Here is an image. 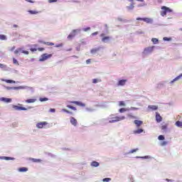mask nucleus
<instances>
[{
    "label": "nucleus",
    "instance_id": "f257e3e1",
    "mask_svg": "<svg viewBox=\"0 0 182 182\" xmlns=\"http://www.w3.org/2000/svg\"><path fill=\"white\" fill-rule=\"evenodd\" d=\"M161 16H166L167 15V14H170L171 12H173V10L166 6H163L161 8Z\"/></svg>",
    "mask_w": 182,
    "mask_h": 182
},
{
    "label": "nucleus",
    "instance_id": "f03ea898",
    "mask_svg": "<svg viewBox=\"0 0 182 182\" xmlns=\"http://www.w3.org/2000/svg\"><path fill=\"white\" fill-rule=\"evenodd\" d=\"M50 58H52V54L44 53L41 55L39 62H45V60H48V59H50Z\"/></svg>",
    "mask_w": 182,
    "mask_h": 182
},
{
    "label": "nucleus",
    "instance_id": "7ed1b4c3",
    "mask_svg": "<svg viewBox=\"0 0 182 182\" xmlns=\"http://www.w3.org/2000/svg\"><path fill=\"white\" fill-rule=\"evenodd\" d=\"M124 119H126V117L124 116L112 117L111 118V120H109V123H116L117 122L124 120Z\"/></svg>",
    "mask_w": 182,
    "mask_h": 182
},
{
    "label": "nucleus",
    "instance_id": "20e7f679",
    "mask_svg": "<svg viewBox=\"0 0 182 182\" xmlns=\"http://www.w3.org/2000/svg\"><path fill=\"white\" fill-rule=\"evenodd\" d=\"M100 36L102 38V42L106 43V42H109V41H110V37L109 36H105V33H101Z\"/></svg>",
    "mask_w": 182,
    "mask_h": 182
},
{
    "label": "nucleus",
    "instance_id": "39448f33",
    "mask_svg": "<svg viewBox=\"0 0 182 182\" xmlns=\"http://www.w3.org/2000/svg\"><path fill=\"white\" fill-rule=\"evenodd\" d=\"M70 103H73L74 105H77V106H80L81 107H85L86 106V104L79 101H71Z\"/></svg>",
    "mask_w": 182,
    "mask_h": 182
},
{
    "label": "nucleus",
    "instance_id": "423d86ee",
    "mask_svg": "<svg viewBox=\"0 0 182 182\" xmlns=\"http://www.w3.org/2000/svg\"><path fill=\"white\" fill-rule=\"evenodd\" d=\"M46 124H48V123L46 122H38L37 124H36V127L38 129H43V127L44 126H46Z\"/></svg>",
    "mask_w": 182,
    "mask_h": 182
},
{
    "label": "nucleus",
    "instance_id": "0eeeda50",
    "mask_svg": "<svg viewBox=\"0 0 182 182\" xmlns=\"http://www.w3.org/2000/svg\"><path fill=\"white\" fill-rule=\"evenodd\" d=\"M154 49V46L147 47L144 50V53H151Z\"/></svg>",
    "mask_w": 182,
    "mask_h": 182
},
{
    "label": "nucleus",
    "instance_id": "6e6552de",
    "mask_svg": "<svg viewBox=\"0 0 182 182\" xmlns=\"http://www.w3.org/2000/svg\"><path fill=\"white\" fill-rule=\"evenodd\" d=\"M70 122L71 124H73V126H75V127L77 126V120L75 119V117H71Z\"/></svg>",
    "mask_w": 182,
    "mask_h": 182
},
{
    "label": "nucleus",
    "instance_id": "1a4fd4ad",
    "mask_svg": "<svg viewBox=\"0 0 182 182\" xmlns=\"http://www.w3.org/2000/svg\"><path fill=\"white\" fill-rule=\"evenodd\" d=\"M76 36V30H73L68 36V39H73Z\"/></svg>",
    "mask_w": 182,
    "mask_h": 182
},
{
    "label": "nucleus",
    "instance_id": "9d476101",
    "mask_svg": "<svg viewBox=\"0 0 182 182\" xmlns=\"http://www.w3.org/2000/svg\"><path fill=\"white\" fill-rule=\"evenodd\" d=\"M13 109H15V110H28V108L19 107L18 105H13Z\"/></svg>",
    "mask_w": 182,
    "mask_h": 182
},
{
    "label": "nucleus",
    "instance_id": "9b49d317",
    "mask_svg": "<svg viewBox=\"0 0 182 182\" xmlns=\"http://www.w3.org/2000/svg\"><path fill=\"white\" fill-rule=\"evenodd\" d=\"M30 50L31 52H36V50H38L39 52H43V50H45V48H31L30 49Z\"/></svg>",
    "mask_w": 182,
    "mask_h": 182
},
{
    "label": "nucleus",
    "instance_id": "f8f14e48",
    "mask_svg": "<svg viewBox=\"0 0 182 182\" xmlns=\"http://www.w3.org/2000/svg\"><path fill=\"white\" fill-rule=\"evenodd\" d=\"M127 82V80H120L117 83V86H124Z\"/></svg>",
    "mask_w": 182,
    "mask_h": 182
},
{
    "label": "nucleus",
    "instance_id": "ddd939ff",
    "mask_svg": "<svg viewBox=\"0 0 182 182\" xmlns=\"http://www.w3.org/2000/svg\"><path fill=\"white\" fill-rule=\"evenodd\" d=\"M156 120L157 123H160V122H161V120H163V118L161 117V116H160V114H159V113L156 114Z\"/></svg>",
    "mask_w": 182,
    "mask_h": 182
},
{
    "label": "nucleus",
    "instance_id": "4468645a",
    "mask_svg": "<svg viewBox=\"0 0 182 182\" xmlns=\"http://www.w3.org/2000/svg\"><path fill=\"white\" fill-rule=\"evenodd\" d=\"M41 43H43V45H47V46H54L55 43L50 42H45V41H40Z\"/></svg>",
    "mask_w": 182,
    "mask_h": 182
},
{
    "label": "nucleus",
    "instance_id": "2eb2a0df",
    "mask_svg": "<svg viewBox=\"0 0 182 182\" xmlns=\"http://www.w3.org/2000/svg\"><path fill=\"white\" fill-rule=\"evenodd\" d=\"M1 100H2V102H5L6 103H11V102H12V100L11 98L2 97L1 98Z\"/></svg>",
    "mask_w": 182,
    "mask_h": 182
},
{
    "label": "nucleus",
    "instance_id": "dca6fc26",
    "mask_svg": "<svg viewBox=\"0 0 182 182\" xmlns=\"http://www.w3.org/2000/svg\"><path fill=\"white\" fill-rule=\"evenodd\" d=\"M134 124H136V126L137 127H140V125L143 124V122L141 121H139V120H137V119L134 120Z\"/></svg>",
    "mask_w": 182,
    "mask_h": 182
},
{
    "label": "nucleus",
    "instance_id": "f3484780",
    "mask_svg": "<svg viewBox=\"0 0 182 182\" xmlns=\"http://www.w3.org/2000/svg\"><path fill=\"white\" fill-rule=\"evenodd\" d=\"M18 171H20V173H25L26 171H28V168L26 167H22L18 168Z\"/></svg>",
    "mask_w": 182,
    "mask_h": 182
},
{
    "label": "nucleus",
    "instance_id": "a211bd4d",
    "mask_svg": "<svg viewBox=\"0 0 182 182\" xmlns=\"http://www.w3.org/2000/svg\"><path fill=\"white\" fill-rule=\"evenodd\" d=\"M30 160L31 161H33V163H41L42 161L41 159H33V158L30 159Z\"/></svg>",
    "mask_w": 182,
    "mask_h": 182
},
{
    "label": "nucleus",
    "instance_id": "6ab92c4d",
    "mask_svg": "<svg viewBox=\"0 0 182 182\" xmlns=\"http://www.w3.org/2000/svg\"><path fill=\"white\" fill-rule=\"evenodd\" d=\"M143 21L146 23H151V22L153 21L151 18H144Z\"/></svg>",
    "mask_w": 182,
    "mask_h": 182
},
{
    "label": "nucleus",
    "instance_id": "aec40b11",
    "mask_svg": "<svg viewBox=\"0 0 182 182\" xmlns=\"http://www.w3.org/2000/svg\"><path fill=\"white\" fill-rule=\"evenodd\" d=\"M1 160H14V158L9 156H0Z\"/></svg>",
    "mask_w": 182,
    "mask_h": 182
},
{
    "label": "nucleus",
    "instance_id": "412c9836",
    "mask_svg": "<svg viewBox=\"0 0 182 182\" xmlns=\"http://www.w3.org/2000/svg\"><path fill=\"white\" fill-rule=\"evenodd\" d=\"M92 167H99V162L94 161L91 163Z\"/></svg>",
    "mask_w": 182,
    "mask_h": 182
},
{
    "label": "nucleus",
    "instance_id": "4be33fe9",
    "mask_svg": "<svg viewBox=\"0 0 182 182\" xmlns=\"http://www.w3.org/2000/svg\"><path fill=\"white\" fill-rule=\"evenodd\" d=\"M36 99H28L26 100V103H35Z\"/></svg>",
    "mask_w": 182,
    "mask_h": 182
},
{
    "label": "nucleus",
    "instance_id": "5701e85b",
    "mask_svg": "<svg viewBox=\"0 0 182 182\" xmlns=\"http://www.w3.org/2000/svg\"><path fill=\"white\" fill-rule=\"evenodd\" d=\"M99 50H100V47L97 48H94L91 50V53L94 54V53H97V52H99Z\"/></svg>",
    "mask_w": 182,
    "mask_h": 182
},
{
    "label": "nucleus",
    "instance_id": "b1692460",
    "mask_svg": "<svg viewBox=\"0 0 182 182\" xmlns=\"http://www.w3.org/2000/svg\"><path fill=\"white\" fill-rule=\"evenodd\" d=\"M144 130L142 129H139L134 132V134H140V133H143Z\"/></svg>",
    "mask_w": 182,
    "mask_h": 182
},
{
    "label": "nucleus",
    "instance_id": "393cba45",
    "mask_svg": "<svg viewBox=\"0 0 182 182\" xmlns=\"http://www.w3.org/2000/svg\"><path fill=\"white\" fill-rule=\"evenodd\" d=\"M100 82H102L101 79H96V78L92 79V83H94V84L99 83Z\"/></svg>",
    "mask_w": 182,
    "mask_h": 182
},
{
    "label": "nucleus",
    "instance_id": "a878e982",
    "mask_svg": "<svg viewBox=\"0 0 182 182\" xmlns=\"http://www.w3.org/2000/svg\"><path fill=\"white\" fill-rule=\"evenodd\" d=\"M28 12L31 14V15H36L37 14H39V12H38L37 11L32 10L28 11Z\"/></svg>",
    "mask_w": 182,
    "mask_h": 182
},
{
    "label": "nucleus",
    "instance_id": "bb28decb",
    "mask_svg": "<svg viewBox=\"0 0 182 182\" xmlns=\"http://www.w3.org/2000/svg\"><path fill=\"white\" fill-rule=\"evenodd\" d=\"M176 126H177V127H182V122L177 121L176 122Z\"/></svg>",
    "mask_w": 182,
    "mask_h": 182
},
{
    "label": "nucleus",
    "instance_id": "cd10ccee",
    "mask_svg": "<svg viewBox=\"0 0 182 182\" xmlns=\"http://www.w3.org/2000/svg\"><path fill=\"white\" fill-rule=\"evenodd\" d=\"M161 130H163V132H166V130H167V124H164L161 127Z\"/></svg>",
    "mask_w": 182,
    "mask_h": 182
},
{
    "label": "nucleus",
    "instance_id": "c85d7f7f",
    "mask_svg": "<svg viewBox=\"0 0 182 182\" xmlns=\"http://www.w3.org/2000/svg\"><path fill=\"white\" fill-rule=\"evenodd\" d=\"M0 40L1 41H6V36L3 35V34L0 35Z\"/></svg>",
    "mask_w": 182,
    "mask_h": 182
},
{
    "label": "nucleus",
    "instance_id": "c756f323",
    "mask_svg": "<svg viewBox=\"0 0 182 182\" xmlns=\"http://www.w3.org/2000/svg\"><path fill=\"white\" fill-rule=\"evenodd\" d=\"M149 109H152V110H157V106H156V105H149Z\"/></svg>",
    "mask_w": 182,
    "mask_h": 182
},
{
    "label": "nucleus",
    "instance_id": "7c9ffc66",
    "mask_svg": "<svg viewBox=\"0 0 182 182\" xmlns=\"http://www.w3.org/2000/svg\"><path fill=\"white\" fill-rule=\"evenodd\" d=\"M3 82H6V83H15V81L11 80H2Z\"/></svg>",
    "mask_w": 182,
    "mask_h": 182
},
{
    "label": "nucleus",
    "instance_id": "2f4dec72",
    "mask_svg": "<svg viewBox=\"0 0 182 182\" xmlns=\"http://www.w3.org/2000/svg\"><path fill=\"white\" fill-rule=\"evenodd\" d=\"M62 110H63V112H65V113H68V114H73V112H72L66 109H63Z\"/></svg>",
    "mask_w": 182,
    "mask_h": 182
},
{
    "label": "nucleus",
    "instance_id": "473e14b6",
    "mask_svg": "<svg viewBox=\"0 0 182 182\" xmlns=\"http://www.w3.org/2000/svg\"><path fill=\"white\" fill-rule=\"evenodd\" d=\"M127 117H129V119H137V117H136L134 115L132 114H128Z\"/></svg>",
    "mask_w": 182,
    "mask_h": 182
},
{
    "label": "nucleus",
    "instance_id": "72a5a7b5",
    "mask_svg": "<svg viewBox=\"0 0 182 182\" xmlns=\"http://www.w3.org/2000/svg\"><path fill=\"white\" fill-rule=\"evenodd\" d=\"M19 52H22V48H18L14 51L15 55H18Z\"/></svg>",
    "mask_w": 182,
    "mask_h": 182
},
{
    "label": "nucleus",
    "instance_id": "f704fd0d",
    "mask_svg": "<svg viewBox=\"0 0 182 182\" xmlns=\"http://www.w3.org/2000/svg\"><path fill=\"white\" fill-rule=\"evenodd\" d=\"M127 109L126 108H121L119 109V113H124V112H127Z\"/></svg>",
    "mask_w": 182,
    "mask_h": 182
},
{
    "label": "nucleus",
    "instance_id": "c9c22d12",
    "mask_svg": "<svg viewBox=\"0 0 182 182\" xmlns=\"http://www.w3.org/2000/svg\"><path fill=\"white\" fill-rule=\"evenodd\" d=\"M67 107H68V109H71V110H77L76 107L72 106V105H67Z\"/></svg>",
    "mask_w": 182,
    "mask_h": 182
},
{
    "label": "nucleus",
    "instance_id": "e433bc0d",
    "mask_svg": "<svg viewBox=\"0 0 182 182\" xmlns=\"http://www.w3.org/2000/svg\"><path fill=\"white\" fill-rule=\"evenodd\" d=\"M153 43L156 44V43H159V39L157 38H152L151 39Z\"/></svg>",
    "mask_w": 182,
    "mask_h": 182
},
{
    "label": "nucleus",
    "instance_id": "4c0bfd02",
    "mask_svg": "<svg viewBox=\"0 0 182 182\" xmlns=\"http://www.w3.org/2000/svg\"><path fill=\"white\" fill-rule=\"evenodd\" d=\"M13 63L14 65H19V63L18 62V60H16V58H13Z\"/></svg>",
    "mask_w": 182,
    "mask_h": 182
},
{
    "label": "nucleus",
    "instance_id": "58836bf2",
    "mask_svg": "<svg viewBox=\"0 0 182 182\" xmlns=\"http://www.w3.org/2000/svg\"><path fill=\"white\" fill-rule=\"evenodd\" d=\"M111 180H112V178H105L102 179V181H104V182H109Z\"/></svg>",
    "mask_w": 182,
    "mask_h": 182
},
{
    "label": "nucleus",
    "instance_id": "ea45409f",
    "mask_svg": "<svg viewBox=\"0 0 182 182\" xmlns=\"http://www.w3.org/2000/svg\"><path fill=\"white\" fill-rule=\"evenodd\" d=\"M119 106H126V104L124 103V101H120L119 102Z\"/></svg>",
    "mask_w": 182,
    "mask_h": 182
},
{
    "label": "nucleus",
    "instance_id": "a19ab883",
    "mask_svg": "<svg viewBox=\"0 0 182 182\" xmlns=\"http://www.w3.org/2000/svg\"><path fill=\"white\" fill-rule=\"evenodd\" d=\"M47 100H48V99L46 97L40 98V102H47Z\"/></svg>",
    "mask_w": 182,
    "mask_h": 182
},
{
    "label": "nucleus",
    "instance_id": "79ce46f5",
    "mask_svg": "<svg viewBox=\"0 0 182 182\" xmlns=\"http://www.w3.org/2000/svg\"><path fill=\"white\" fill-rule=\"evenodd\" d=\"M21 53H24V55H29V51H28V50H21Z\"/></svg>",
    "mask_w": 182,
    "mask_h": 182
},
{
    "label": "nucleus",
    "instance_id": "37998d69",
    "mask_svg": "<svg viewBox=\"0 0 182 182\" xmlns=\"http://www.w3.org/2000/svg\"><path fill=\"white\" fill-rule=\"evenodd\" d=\"M159 140H164V136L163 135H159V137H158Z\"/></svg>",
    "mask_w": 182,
    "mask_h": 182
},
{
    "label": "nucleus",
    "instance_id": "c03bdc74",
    "mask_svg": "<svg viewBox=\"0 0 182 182\" xmlns=\"http://www.w3.org/2000/svg\"><path fill=\"white\" fill-rule=\"evenodd\" d=\"M164 41H171V38L164 37Z\"/></svg>",
    "mask_w": 182,
    "mask_h": 182
},
{
    "label": "nucleus",
    "instance_id": "a18cd8bd",
    "mask_svg": "<svg viewBox=\"0 0 182 182\" xmlns=\"http://www.w3.org/2000/svg\"><path fill=\"white\" fill-rule=\"evenodd\" d=\"M161 146H167V141H164L161 143Z\"/></svg>",
    "mask_w": 182,
    "mask_h": 182
},
{
    "label": "nucleus",
    "instance_id": "49530a36",
    "mask_svg": "<svg viewBox=\"0 0 182 182\" xmlns=\"http://www.w3.org/2000/svg\"><path fill=\"white\" fill-rule=\"evenodd\" d=\"M139 151V149H132L130 151V153L133 154V153H136V151Z\"/></svg>",
    "mask_w": 182,
    "mask_h": 182
},
{
    "label": "nucleus",
    "instance_id": "de8ad7c7",
    "mask_svg": "<svg viewBox=\"0 0 182 182\" xmlns=\"http://www.w3.org/2000/svg\"><path fill=\"white\" fill-rule=\"evenodd\" d=\"M84 32H87V31H90V27H87L85 28H83Z\"/></svg>",
    "mask_w": 182,
    "mask_h": 182
},
{
    "label": "nucleus",
    "instance_id": "09e8293b",
    "mask_svg": "<svg viewBox=\"0 0 182 182\" xmlns=\"http://www.w3.org/2000/svg\"><path fill=\"white\" fill-rule=\"evenodd\" d=\"M53 2H58V0H48L49 4H53Z\"/></svg>",
    "mask_w": 182,
    "mask_h": 182
},
{
    "label": "nucleus",
    "instance_id": "8fccbe9b",
    "mask_svg": "<svg viewBox=\"0 0 182 182\" xmlns=\"http://www.w3.org/2000/svg\"><path fill=\"white\" fill-rule=\"evenodd\" d=\"M0 68H1V69H4V68H6V65L0 63Z\"/></svg>",
    "mask_w": 182,
    "mask_h": 182
},
{
    "label": "nucleus",
    "instance_id": "3c124183",
    "mask_svg": "<svg viewBox=\"0 0 182 182\" xmlns=\"http://www.w3.org/2000/svg\"><path fill=\"white\" fill-rule=\"evenodd\" d=\"M50 112L51 113H55V109H53V108H50Z\"/></svg>",
    "mask_w": 182,
    "mask_h": 182
},
{
    "label": "nucleus",
    "instance_id": "603ef678",
    "mask_svg": "<svg viewBox=\"0 0 182 182\" xmlns=\"http://www.w3.org/2000/svg\"><path fill=\"white\" fill-rule=\"evenodd\" d=\"M98 33H99V32L96 31V32L92 33L91 35H92V36H95V35H97Z\"/></svg>",
    "mask_w": 182,
    "mask_h": 182
},
{
    "label": "nucleus",
    "instance_id": "864d4df0",
    "mask_svg": "<svg viewBox=\"0 0 182 182\" xmlns=\"http://www.w3.org/2000/svg\"><path fill=\"white\" fill-rule=\"evenodd\" d=\"M134 8V6L133 4H132L131 6H129L128 7V9H133Z\"/></svg>",
    "mask_w": 182,
    "mask_h": 182
},
{
    "label": "nucleus",
    "instance_id": "5fc2aeb1",
    "mask_svg": "<svg viewBox=\"0 0 182 182\" xmlns=\"http://www.w3.org/2000/svg\"><path fill=\"white\" fill-rule=\"evenodd\" d=\"M62 46H63V44H58V45L55 46V48H60Z\"/></svg>",
    "mask_w": 182,
    "mask_h": 182
},
{
    "label": "nucleus",
    "instance_id": "6e6d98bb",
    "mask_svg": "<svg viewBox=\"0 0 182 182\" xmlns=\"http://www.w3.org/2000/svg\"><path fill=\"white\" fill-rule=\"evenodd\" d=\"M144 18H140V17H138L136 18V21H143Z\"/></svg>",
    "mask_w": 182,
    "mask_h": 182
},
{
    "label": "nucleus",
    "instance_id": "4d7b16f0",
    "mask_svg": "<svg viewBox=\"0 0 182 182\" xmlns=\"http://www.w3.org/2000/svg\"><path fill=\"white\" fill-rule=\"evenodd\" d=\"M90 62H91V60H90V59H88V60H86V63H87V65H89V63H90Z\"/></svg>",
    "mask_w": 182,
    "mask_h": 182
},
{
    "label": "nucleus",
    "instance_id": "13d9d810",
    "mask_svg": "<svg viewBox=\"0 0 182 182\" xmlns=\"http://www.w3.org/2000/svg\"><path fill=\"white\" fill-rule=\"evenodd\" d=\"M27 2H30L31 4H33V1L32 0H26Z\"/></svg>",
    "mask_w": 182,
    "mask_h": 182
},
{
    "label": "nucleus",
    "instance_id": "bf43d9fd",
    "mask_svg": "<svg viewBox=\"0 0 182 182\" xmlns=\"http://www.w3.org/2000/svg\"><path fill=\"white\" fill-rule=\"evenodd\" d=\"M33 46H34V48H38V45L37 44H34Z\"/></svg>",
    "mask_w": 182,
    "mask_h": 182
},
{
    "label": "nucleus",
    "instance_id": "052dcab7",
    "mask_svg": "<svg viewBox=\"0 0 182 182\" xmlns=\"http://www.w3.org/2000/svg\"><path fill=\"white\" fill-rule=\"evenodd\" d=\"M15 50V46L12 47V48L11 49V50Z\"/></svg>",
    "mask_w": 182,
    "mask_h": 182
},
{
    "label": "nucleus",
    "instance_id": "680f3d73",
    "mask_svg": "<svg viewBox=\"0 0 182 182\" xmlns=\"http://www.w3.org/2000/svg\"><path fill=\"white\" fill-rule=\"evenodd\" d=\"M137 1H139V2H144V0H137Z\"/></svg>",
    "mask_w": 182,
    "mask_h": 182
},
{
    "label": "nucleus",
    "instance_id": "e2e57ef3",
    "mask_svg": "<svg viewBox=\"0 0 182 182\" xmlns=\"http://www.w3.org/2000/svg\"><path fill=\"white\" fill-rule=\"evenodd\" d=\"M132 109H133V110H137V108H136V107H133Z\"/></svg>",
    "mask_w": 182,
    "mask_h": 182
},
{
    "label": "nucleus",
    "instance_id": "0e129e2a",
    "mask_svg": "<svg viewBox=\"0 0 182 182\" xmlns=\"http://www.w3.org/2000/svg\"><path fill=\"white\" fill-rule=\"evenodd\" d=\"M14 28H18V26L17 25H14Z\"/></svg>",
    "mask_w": 182,
    "mask_h": 182
},
{
    "label": "nucleus",
    "instance_id": "69168bd1",
    "mask_svg": "<svg viewBox=\"0 0 182 182\" xmlns=\"http://www.w3.org/2000/svg\"><path fill=\"white\" fill-rule=\"evenodd\" d=\"M166 181H170V179L166 178Z\"/></svg>",
    "mask_w": 182,
    "mask_h": 182
},
{
    "label": "nucleus",
    "instance_id": "338daca9",
    "mask_svg": "<svg viewBox=\"0 0 182 182\" xmlns=\"http://www.w3.org/2000/svg\"><path fill=\"white\" fill-rule=\"evenodd\" d=\"M28 109H32V107H28Z\"/></svg>",
    "mask_w": 182,
    "mask_h": 182
},
{
    "label": "nucleus",
    "instance_id": "774afa93",
    "mask_svg": "<svg viewBox=\"0 0 182 182\" xmlns=\"http://www.w3.org/2000/svg\"><path fill=\"white\" fill-rule=\"evenodd\" d=\"M72 50V48H70L69 50Z\"/></svg>",
    "mask_w": 182,
    "mask_h": 182
}]
</instances>
